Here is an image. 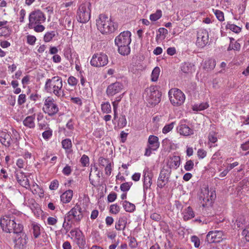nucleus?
I'll use <instances>...</instances> for the list:
<instances>
[{
    "instance_id": "nucleus-1",
    "label": "nucleus",
    "mask_w": 249,
    "mask_h": 249,
    "mask_svg": "<svg viewBox=\"0 0 249 249\" xmlns=\"http://www.w3.org/2000/svg\"><path fill=\"white\" fill-rule=\"evenodd\" d=\"M0 224L2 230L6 232L15 233L19 227H23L19 217L14 213H8L0 219Z\"/></svg>"
},
{
    "instance_id": "nucleus-2",
    "label": "nucleus",
    "mask_w": 249,
    "mask_h": 249,
    "mask_svg": "<svg viewBox=\"0 0 249 249\" xmlns=\"http://www.w3.org/2000/svg\"><path fill=\"white\" fill-rule=\"evenodd\" d=\"M97 29L103 35H108L117 29V25L111 17L105 14H100L96 21Z\"/></svg>"
},
{
    "instance_id": "nucleus-3",
    "label": "nucleus",
    "mask_w": 249,
    "mask_h": 249,
    "mask_svg": "<svg viewBox=\"0 0 249 249\" xmlns=\"http://www.w3.org/2000/svg\"><path fill=\"white\" fill-rule=\"evenodd\" d=\"M46 20L44 14L40 10H35L31 12L29 16L28 27L34 29L37 33L43 32L45 27L42 25Z\"/></svg>"
},
{
    "instance_id": "nucleus-4",
    "label": "nucleus",
    "mask_w": 249,
    "mask_h": 249,
    "mask_svg": "<svg viewBox=\"0 0 249 249\" xmlns=\"http://www.w3.org/2000/svg\"><path fill=\"white\" fill-rule=\"evenodd\" d=\"M62 87V78L56 76L46 80L44 89L47 92H52L57 97H62L64 96Z\"/></svg>"
},
{
    "instance_id": "nucleus-5",
    "label": "nucleus",
    "mask_w": 249,
    "mask_h": 249,
    "mask_svg": "<svg viewBox=\"0 0 249 249\" xmlns=\"http://www.w3.org/2000/svg\"><path fill=\"white\" fill-rule=\"evenodd\" d=\"M143 96L150 104L155 106L160 102L161 93L157 87L150 86L145 89Z\"/></svg>"
},
{
    "instance_id": "nucleus-6",
    "label": "nucleus",
    "mask_w": 249,
    "mask_h": 249,
    "mask_svg": "<svg viewBox=\"0 0 249 249\" xmlns=\"http://www.w3.org/2000/svg\"><path fill=\"white\" fill-rule=\"evenodd\" d=\"M91 16V4L89 2L83 3L79 6L76 13V19L81 23H86Z\"/></svg>"
},
{
    "instance_id": "nucleus-7",
    "label": "nucleus",
    "mask_w": 249,
    "mask_h": 249,
    "mask_svg": "<svg viewBox=\"0 0 249 249\" xmlns=\"http://www.w3.org/2000/svg\"><path fill=\"white\" fill-rule=\"evenodd\" d=\"M168 94L170 102L174 106H180L185 100L184 94L178 89H171L169 91Z\"/></svg>"
},
{
    "instance_id": "nucleus-8",
    "label": "nucleus",
    "mask_w": 249,
    "mask_h": 249,
    "mask_svg": "<svg viewBox=\"0 0 249 249\" xmlns=\"http://www.w3.org/2000/svg\"><path fill=\"white\" fill-rule=\"evenodd\" d=\"M17 231L13 233V239L15 246L19 249H22L27 244V237L23 232V227H19Z\"/></svg>"
},
{
    "instance_id": "nucleus-9",
    "label": "nucleus",
    "mask_w": 249,
    "mask_h": 249,
    "mask_svg": "<svg viewBox=\"0 0 249 249\" xmlns=\"http://www.w3.org/2000/svg\"><path fill=\"white\" fill-rule=\"evenodd\" d=\"M43 110L49 116H53L58 112L59 108L53 98L49 96L45 100Z\"/></svg>"
},
{
    "instance_id": "nucleus-10",
    "label": "nucleus",
    "mask_w": 249,
    "mask_h": 249,
    "mask_svg": "<svg viewBox=\"0 0 249 249\" xmlns=\"http://www.w3.org/2000/svg\"><path fill=\"white\" fill-rule=\"evenodd\" d=\"M171 172L170 167L163 166L158 178L157 186L158 187L162 188L169 182Z\"/></svg>"
},
{
    "instance_id": "nucleus-11",
    "label": "nucleus",
    "mask_w": 249,
    "mask_h": 249,
    "mask_svg": "<svg viewBox=\"0 0 249 249\" xmlns=\"http://www.w3.org/2000/svg\"><path fill=\"white\" fill-rule=\"evenodd\" d=\"M209 41L208 31L204 29H199L197 31L196 45L200 48L205 47Z\"/></svg>"
},
{
    "instance_id": "nucleus-12",
    "label": "nucleus",
    "mask_w": 249,
    "mask_h": 249,
    "mask_svg": "<svg viewBox=\"0 0 249 249\" xmlns=\"http://www.w3.org/2000/svg\"><path fill=\"white\" fill-rule=\"evenodd\" d=\"M160 146L159 138L158 137L154 135H150L148 140V145L145 149V156H149L152 151L156 150Z\"/></svg>"
},
{
    "instance_id": "nucleus-13",
    "label": "nucleus",
    "mask_w": 249,
    "mask_h": 249,
    "mask_svg": "<svg viewBox=\"0 0 249 249\" xmlns=\"http://www.w3.org/2000/svg\"><path fill=\"white\" fill-rule=\"evenodd\" d=\"M131 34L128 31L121 32L115 39V45H129L131 42Z\"/></svg>"
},
{
    "instance_id": "nucleus-14",
    "label": "nucleus",
    "mask_w": 249,
    "mask_h": 249,
    "mask_svg": "<svg viewBox=\"0 0 249 249\" xmlns=\"http://www.w3.org/2000/svg\"><path fill=\"white\" fill-rule=\"evenodd\" d=\"M123 89V84L120 82H116L108 86L106 90V93L108 97L113 96L121 92Z\"/></svg>"
},
{
    "instance_id": "nucleus-15",
    "label": "nucleus",
    "mask_w": 249,
    "mask_h": 249,
    "mask_svg": "<svg viewBox=\"0 0 249 249\" xmlns=\"http://www.w3.org/2000/svg\"><path fill=\"white\" fill-rule=\"evenodd\" d=\"M223 235L222 231H210L206 236V239L209 243H218L222 239Z\"/></svg>"
},
{
    "instance_id": "nucleus-16",
    "label": "nucleus",
    "mask_w": 249,
    "mask_h": 249,
    "mask_svg": "<svg viewBox=\"0 0 249 249\" xmlns=\"http://www.w3.org/2000/svg\"><path fill=\"white\" fill-rule=\"evenodd\" d=\"M70 233L72 236H74L76 240V243L80 248H84L86 244V240L82 232L77 230H71Z\"/></svg>"
},
{
    "instance_id": "nucleus-17",
    "label": "nucleus",
    "mask_w": 249,
    "mask_h": 249,
    "mask_svg": "<svg viewBox=\"0 0 249 249\" xmlns=\"http://www.w3.org/2000/svg\"><path fill=\"white\" fill-rule=\"evenodd\" d=\"M17 180L19 184L26 188L29 187V182L26 176L20 171H17L15 172Z\"/></svg>"
},
{
    "instance_id": "nucleus-18",
    "label": "nucleus",
    "mask_w": 249,
    "mask_h": 249,
    "mask_svg": "<svg viewBox=\"0 0 249 249\" xmlns=\"http://www.w3.org/2000/svg\"><path fill=\"white\" fill-rule=\"evenodd\" d=\"M71 213L74 217V222H79L83 217V212L82 208L79 205L76 204V205L71 210Z\"/></svg>"
},
{
    "instance_id": "nucleus-19",
    "label": "nucleus",
    "mask_w": 249,
    "mask_h": 249,
    "mask_svg": "<svg viewBox=\"0 0 249 249\" xmlns=\"http://www.w3.org/2000/svg\"><path fill=\"white\" fill-rule=\"evenodd\" d=\"M209 190L207 189H205L202 190L199 196V199L201 201V203L203 207L207 205L208 203L210 202L211 203L212 200L213 199V196L211 195L209 196Z\"/></svg>"
},
{
    "instance_id": "nucleus-20",
    "label": "nucleus",
    "mask_w": 249,
    "mask_h": 249,
    "mask_svg": "<svg viewBox=\"0 0 249 249\" xmlns=\"http://www.w3.org/2000/svg\"><path fill=\"white\" fill-rule=\"evenodd\" d=\"M0 142L2 145L6 147L10 146L12 139L10 133L5 131L0 132Z\"/></svg>"
},
{
    "instance_id": "nucleus-21",
    "label": "nucleus",
    "mask_w": 249,
    "mask_h": 249,
    "mask_svg": "<svg viewBox=\"0 0 249 249\" xmlns=\"http://www.w3.org/2000/svg\"><path fill=\"white\" fill-rule=\"evenodd\" d=\"M177 129L180 135L185 136H190L194 134V130L186 124H183V121L180 122Z\"/></svg>"
},
{
    "instance_id": "nucleus-22",
    "label": "nucleus",
    "mask_w": 249,
    "mask_h": 249,
    "mask_svg": "<svg viewBox=\"0 0 249 249\" xmlns=\"http://www.w3.org/2000/svg\"><path fill=\"white\" fill-rule=\"evenodd\" d=\"M180 158L179 156H174L170 157L167 161L166 165L164 167H170L172 170V168H174L175 169H177L180 165Z\"/></svg>"
},
{
    "instance_id": "nucleus-23",
    "label": "nucleus",
    "mask_w": 249,
    "mask_h": 249,
    "mask_svg": "<svg viewBox=\"0 0 249 249\" xmlns=\"http://www.w3.org/2000/svg\"><path fill=\"white\" fill-rule=\"evenodd\" d=\"M153 175L152 173L149 172H144L143 175V191L145 192L147 189H150L152 185V179Z\"/></svg>"
},
{
    "instance_id": "nucleus-24",
    "label": "nucleus",
    "mask_w": 249,
    "mask_h": 249,
    "mask_svg": "<svg viewBox=\"0 0 249 249\" xmlns=\"http://www.w3.org/2000/svg\"><path fill=\"white\" fill-rule=\"evenodd\" d=\"M108 56L103 53H96L92 57L90 62H108Z\"/></svg>"
},
{
    "instance_id": "nucleus-25",
    "label": "nucleus",
    "mask_w": 249,
    "mask_h": 249,
    "mask_svg": "<svg viewBox=\"0 0 249 249\" xmlns=\"http://www.w3.org/2000/svg\"><path fill=\"white\" fill-rule=\"evenodd\" d=\"M72 17L70 15H66L61 21V23L68 30H71L73 28V24L72 22Z\"/></svg>"
},
{
    "instance_id": "nucleus-26",
    "label": "nucleus",
    "mask_w": 249,
    "mask_h": 249,
    "mask_svg": "<svg viewBox=\"0 0 249 249\" xmlns=\"http://www.w3.org/2000/svg\"><path fill=\"white\" fill-rule=\"evenodd\" d=\"M73 191L71 190H67L61 195V201L63 203H68L71 201Z\"/></svg>"
},
{
    "instance_id": "nucleus-27",
    "label": "nucleus",
    "mask_w": 249,
    "mask_h": 249,
    "mask_svg": "<svg viewBox=\"0 0 249 249\" xmlns=\"http://www.w3.org/2000/svg\"><path fill=\"white\" fill-rule=\"evenodd\" d=\"M35 116H28L23 121V124L30 128H34L35 127Z\"/></svg>"
},
{
    "instance_id": "nucleus-28",
    "label": "nucleus",
    "mask_w": 249,
    "mask_h": 249,
    "mask_svg": "<svg viewBox=\"0 0 249 249\" xmlns=\"http://www.w3.org/2000/svg\"><path fill=\"white\" fill-rule=\"evenodd\" d=\"M127 224V219L125 217H120L116 222L115 229L118 231L124 230Z\"/></svg>"
},
{
    "instance_id": "nucleus-29",
    "label": "nucleus",
    "mask_w": 249,
    "mask_h": 249,
    "mask_svg": "<svg viewBox=\"0 0 249 249\" xmlns=\"http://www.w3.org/2000/svg\"><path fill=\"white\" fill-rule=\"evenodd\" d=\"M118 47V52L122 55H127L130 52L129 45H116Z\"/></svg>"
},
{
    "instance_id": "nucleus-30",
    "label": "nucleus",
    "mask_w": 249,
    "mask_h": 249,
    "mask_svg": "<svg viewBox=\"0 0 249 249\" xmlns=\"http://www.w3.org/2000/svg\"><path fill=\"white\" fill-rule=\"evenodd\" d=\"M195 216V213L193 211L192 208L189 206L185 209L183 213V219L185 221H187Z\"/></svg>"
},
{
    "instance_id": "nucleus-31",
    "label": "nucleus",
    "mask_w": 249,
    "mask_h": 249,
    "mask_svg": "<svg viewBox=\"0 0 249 249\" xmlns=\"http://www.w3.org/2000/svg\"><path fill=\"white\" fill-rule=\"evenodd\" d=\"M123 206L125 211L128 212H133L135 210V205L126 200L123 203Z\"/></svg>"
},
{
    "instance_id": "nucleus-32",
    "label": "nucleus",
    "mask_w": 249,
    "mask_h": 249,
    "mask_svg": "<svg viewBox=\"0 0 249 249\" xmlns=\"http://www.w3.org/2000/svg\"><path fill=\"white\" fill-rule=\"evenodd\" d=\"M226 29H229L236 34L239 33L242 29L241 27L230 22H227L226 25Z\"/></svg>"
},
{
    "instance_id": "nucleus-33",
    "label": "nucleus",
    "mask_w": 249,
    "mask_h": 249,
    "mask_svg": "<svg viewBox=\"0 0 249 249\" xmlns=\"http://www.w3.org/2000/svg\"><path fill=\"white\" fill-rule=\"evenodd\" d=\"M55 36V32L54 31L47 32L44 36L43 40L45 42H49L53 40Z\"/></svg>"
},
{
    "instance_id": "nucleus-34",
    "label": "nucleus",
    "mask_w": 249,
    "mask_h": 249,
    "mask_svg": "<svg viewBox=\"0 0 249 249\" xmlns=\"http://www.w3.org/2000/svg\"><path fill=\"white\" fill-rule=\"evenodd\" d=\"M213 12L216 17L217 19L220 21H223L225 20L224 13L217 9H213Z\"/></svg>"
},
{
    "instance_id": "nucleus-35",
    "label": "nucleus",
    "mask_w": 249,
    "mask_h": 249,
    "mask_svg": "<svg viewBox=\"0 0 249 249\" xmlns=\"http://www.w3.org/2000/svg\"><path fill=\"white\" fill-rule=\"evenodd\" d=\"M162 17V11L161 10H157L156 12L150 15L149 18L151 21H155Z\"/></svg>"
},
{
    "instance_id": "nucleus-36",
    "label": "nucleus",
    "mask_w": 249,
    "mask_h": 249,
    "mask_svg": "<svg viewBox=\"0 0 249 249\" xmlns=\"http://www.w3.org/2000/svg\"><path fill=\"white\" fill-rule=\"evenodd\" d=\"M160 73V69L159 67H155L152 71L151 74V80L153 82L157 81Z\"/></svg>"
},
{
    "instance_id": "nucleus-37",
    "label": "nucleus",
    "mask_w": 249,
    "mask_h": 249,
    "mask_svg": "<svg viewBox=\"0 0 249 249\" xmlns=\"http://www.w3.org/2000/svg\"><path fill=\"white\" fill-rule=\"evenodd\" d=\"M62 147L66 150H69L72 147L71 142L69 139H66L62 141Z\"/></svg>"
},
{
    "instance_id": "nucleus-38",
    "label": "nucleus",
    "mask_w": 249,
    "mask_h": 249,
    "mask_svg": "<svg viewBox=\"0 0 249 249\" xmlns=\"http://www.w3.org/2000/svg\"><path fill=\"white\" fill-rule=\"evenodd\" d=\"M127 121L125 115H121L118 121V126L120 128H123L126 125Z\"/></svg>"
},
{
    "instance_id": "nucleus-39",
    "label": "nucleus",
    "mask_w": 249,
    "mask_h": 249,
    "mask_svg": "<svg viewBox=\"0 0 249 249\" xmlns=\"http://www.w3.org/2000/svg\"><path fill=\"white\" fill-rule=\"evenodd\" d=\"M176 123L175 122H172L171 123L165 125L164 127L162 129V133L163 134H166L168 132H169L170 131H171L173 127H174V125Z\"/></svg>"
},
{
    "instance_id": "nucleus-40",
    "label": "nucleus",
    "mask_w": 249,
    "mask_h": 249,
    "mask_svg": "<svg viewBox=\"0 0 249 249\" xmlns=\"http://www.w3.org/2000/svg\"><path fill=\"white\" fill-rule=\"evenodd\" d=\"M132 184L133 183L131 181L124 183L121 185L120 189L123 192H127L130 189Z\"/></svg>"
},
{
    "instance_id": "nucleus-41",
    "label": "nucleus",
    "mask_w": 249,
    "mask_h": 249,
    "mask_svg": "<svg viewBox=\"0 0 249 249\" xmlns=\"http://www.w3.org/2000/svg\"><path fill=\"white\" fill-rule=\"evenodd\" d=\"M209 107L207 103H201L199 105H196L193 107V110L196 111H200L207 108Z\"/></svg>"
},
{
    "instance_id": "nucleus-42",
    "label": "nucleus",
    "mask_w": 249,
    "mask_h": 249,
    "mask_svg": "<svg viewBox=\"0 0 249 249\" xmlns=\"http://www.w3.org/2000/svg\"><path fill=\"white\" fill-rule=\"evenodd\" d=\"M33 233L35 238H37L40 234V227L36 224L33 225Z\"/></svg>"
},
{
    "instance_id": "nucleus-43",
    "label": "nucleus",
    "mask_w": 249,
    "mask_h": 249,
    "mask_svg": "<svg viewBox=\"0 0 249 249\" xmlns=\"http://www.w3.org/2000/svg\"><path fill=\"white\" fill-rule=\"evenodd\" d=\"M102 110L106 113H109L111 112V106L108 102H106L102 105Z\"/></svg>"
},
{
    "instance_id": "nucleus-44",
    "label": "nucleus",
    "mask_w": 249,
    "mask_h": 249,
    "mask_svg": "<svg viewBox=\"0 0 249 249\" xmlns=\"http://www.w3.org/2000/svg\"><path fill=\"white\" fill-rule=\"evenodd\" d=\"M98 162L100 166L105 167L109 163H110L108 159L104 158L103 157H100L98 160Z\"/></svg>"
},
{
    "instance_id": "nucleus-45",
    "label": "nucleus",
    "mask_w": 249,
    "mask_h": 249,
    "mask_svg": "<svg viewBox=\"0 0 249 249\" xmlns=\"http://www.w3.org/2000/svg\"><path fill=\"white\" fill-rule=\"evenodd\" d=\"M194 163L193 160H187L184 165V169L186 171H189L194 168Z\"/></svg>"
},
{
    "instance_id": "nucleus-46",
    "label": "nucleus",
    "mask_w": 249,
    "mask_h": 249,
    "mask_svg": "<svg viewBox=\"0 0 249 249\" xmlns=\"http://www.w3.org/2000/svg\"><path fill=\"white\" fill-rule=\"evenodd\" d=\"M203 68L207 71L213 70L215 66V63H202Z\"/></svg>"
},
{
    "instance_id": "nucleus-47",
    "label": "nucleus",
    "mask_w": 249,
    "mask_h": 249,
    "mask_svg": "<svg viewBox=\"0 0 249 249\" xmlns=\"http://www.w3.org/2000/svg\"><path fill=\"white\" fill-rule=\"evenodd\" d=\"M80 162L83 167L88 166L89 164V157L86 155H83L80 159Z\"/></svg>"
},
{
    "instance_id": "nucleus-48",
    "label": "nucleus",
    "mask_w": 249,
    "mask_h": 249,
    "mask_svg": "<svg viewBox=\"0 0 249 249\" xmlns=\"http://www.w3.org/2000/svg\"><path fill=\"white\" fill-rule=\"evenodd\" d=\"M191 241L192 242L194 243L195 248H197L199 247L200 239L196 235L192 236L191 238Z\"/></svg>"
},
{
    "instance_id": "nucleus-49",
    "label": "nucleus",
    "mask_w": 249,
    "mask_h": 249,
    "mask_svg": "<svg viewBox=\"0 0 249 249\" xmlns=\"http://www.w3.org/2000/svg\"><path fill=\"white\" fill-rule=\"evenodd\" d=\"M36 40V37L33 35H28L27 36V43L31 45L35 44Z\"/></svg>"
},
{
    "instance_id": "nucleus-50",
    "label": "nucleus",
    "mask_w": 249,
    "mask_h": 249,
    "mask_svg": "<svg viewBox=\"0 0 249 249\" xmlns=\"http://www.w3.org/2000/svg\"><path fill=\"white\" fill-rule=\"evenodd\" d=\"M68 83L70 86H75L78 83V80L74 76H71L69 77Z\"/></svg>"
},
{
    "instance_id": "nucleus-51",
    "label": "nucleus",
    "mask_w": 249,
    "mask_h": 249,
    "mask_svg": "<svg viewBox=\"0 0 249 249\" xmlns=\"http://www.w3.org/2000/svg\"><path fill=\"white\" fill-rule=\"evenodd\" d=\"M240 49V45L237 42H235L234 44L230 43L228 48V50H234L238 51Z\"/></svg>"
},
{
    "instance_id": "nucleus-52",
    "label": "nucleus",
    "mask_w": 249,
    "mask_h": 249,
    "mask_svg": "<svg viewBox=\"0 0 249 249\" xmlns=\"http://www.w3.org/2000/svg\"><path fill=\"white\" fill-rule=\"evenodd\" d=\"M120 207L117 204L111 205L110 207V212L112 213L116 214L119 213Z\"/></svg>"
},
{
    "instance_id": "nucleus-53",
    "label": "nucleus",
    "mask_w": 249,
    "mask_h": 249,
    "mask_svg": "<svg viewBox=\"0 0 249 249\" xmlns=\"http://www.w3.org/2000/svg\"><path fill=\"white\" fill-rule=\"evenodd\" d=\"M209 141L212 143H215L217 141V139L215 136V134L214 132H211L209 133L208 136Z\"/></svg>"
},
{
    "instance_id": "nucleus-54",
    "label": "nucleus",
    "mask_w": 249,
    "mask_h": 249,
    "mask_svg": "<svg viewBox=\"0 0 249 249\" xmlns=\"http://www.w3.org/2000/svg\"><path fill=\"white\" fill-rule=\"evenodd\" d=\"M72 213H71V211H70L68 213H66L65 216L64 220L65 221H67L68 222H70L71 223L74 221V217L72 216Z\"/></svg>"
},
{
    "instance_id": "nucleus-55",
    "label": "nucleus",
    "mask_w": 249,
    "mask_h": 249,
    "mask_svg": "<svg viewBox=\"0 0 249 249\" xmlns=\"http://www.w3.org/2000/svg\"><path fill=\"white\" fill-rule=\"evenodd\" d=\"M26 15V11L24 9L20 10L19 13V20L20 23H23L24 21V18Z\"/></svg>"
},
{
    "instance_id": "nucleus-56",
    "label": "nucleus",
    "mask_w": 249,
    "mask_h": 249,
    "mask_svg": "<svg viewBox=\"0 0 249 249\" xmlns=\"http://www.w3.org/2000/svg\"><path fill=\"white\" fill-rule=\"evenodd\" d=\"M26 102V95L24 94H21L18 96V102L19 105L23 104Z\"/></svg>"
},
{
    "instance_id": "nucleus-57",
    "label": "nucleus",
    "mask_w": 249,
    "mask_h": 249,
    "mask_svg": "<svg viewBox=\"0 0 249 249\" xmlns=\"http://www.w3.org/2000/svg\"><path fill=\"white\" fill-rule=\"evenodd\" d=\"M58 181L57 180H54L51 183L49 188L51 190H55L58 187Z\"/></svg>"
},
{
    "instance_id": "nucleus-58",
    "label": "nucleus",
    "mask_w": 249,
    "mask_h": 249,
    "mask_svg": "<svg viewBox=\"0 0 249 249\" xmlns=\"http://www.w3.org/2000/svg\"><path fill=\"white\" fill-rule=\"evenodd\" d=\"M242 234L245 235L246 241L249 242V225L243 231Z\"/></svg>"
},
{
    "instance_id": "nucleus-59",
    "label": "nucleus",
    "mask_w": 249,
    "mask_h": 249,
    "mask_svg": "<svg viewBox=\"0 0 249 249\" xmlns=\"http://www.w3.org/2000/svg\"><path fill=\"white\" fill-rule=\"evenodd\" d=\"M63 173L66 176H69L71 174V169L70 166L67 165L62 170Z\"/></svg>"
},
{
    "instance_id": "nucleus-60",
    "label": "nucleus",
    "mask_w": 249,
    "mask_h": 249,
    "mask_svg": "<svg viewBox=\"0 0 249 249\" xmlns=\"http://www.w3.org/2000/svg\"><path fill=\"white\" fill-rule=\"evenodd\" d=\"M52 136V131L51 130H48L45 131L42 133V137L45 139H48L50 138Z\"/></svg>"
},
{
    "instance_id": "nucleus-61",
    "label": "nucleus",
    "mask_w": 249,
    "mask_h": 249,
    "mask_svg": "<svg viewBox=\"0 0 249 249\" xmlns=\"http://www.w3.org/2000/svg\"><path fill=\"white\" fill-rule=\"evenodd\" d=\"M117 197V194L115 193H110L107 196V200L108 202H113Z\"/></svg>"
},
{
    "instance_id": "nucleus-62",
    "label": "nucleus",
    "mask_w": 249,
    "mask_h": 249,
    "mask_svg": "<svg viewBox=\"0 0 249 249\" xmlns=\"http://www.w3.org/2000/svg\"><path fill=\"white\" fill-rule=\"evenodd\" d=\"M112 172L111 163L105 166V174L107 176H110Z\"/></svg>"
},
{
    "instance_id": "nucleus-63",
    "label": "nucleus",
    "mask_w": 249,
    "mask_h": 249,
    "mask_svg": "<svg viewBox=\"0 0 249 249\" xmlns=\"http://www.w3.org/2000/svg\"><path fill=\"white\" fill-rule=\"evenodd\" d=\"M8 34V29L6 27L0 28V36H6Z\"/></svg>"
},
{
    "instance_id": "nucleus-64",
    "label": "nucleus",
    "mask_w": 249,
    "mask_h": 249,
    "mask_svg": "<svg viewBox=\"0 0 249 249\" xmlns=\"http://www.w3.org/2000/svg\"><path fill=\"white\" fill-rule=\"evenodd\" d=\"M197 156L199 158L203 159L206 156V152L203 149H199L197 151Z\"/></svg>"
}]
</instances>
